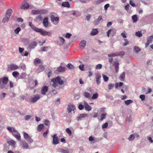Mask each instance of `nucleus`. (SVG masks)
I'll return each mask as SVG.
<instances>
[{
    "instance_id": "58",
    "label": "nucleus",
    "mask_w": 153,
    "mask_h": 153,
    "mask_svg": "<svg viewBox=\"0 0 153 153\" xmlns=\"http://www.w3.org/2000/svg\"><path fill=\"white\" fill-rule=\"evenodd\" d=\"M140 98L141 99L142 101L145 100V96L144 94H141L140 96Z\"/></svg>"
},
{
    "instance_id": "8",
    "label": "nucleus",
    "mask_w": 153,
    "mask_h": 153,
    "mask_svg": "<svg viewBox=\"0 0 153 153\" xmlns=\"http://www.w3.org/2000/svg\"><path fill=\"white\" fill-rule=\"evenodd\" d=\"M57 43L59 45H63L65 44V39L62 37L59 36L57 40Z\"/></svg>"
},
{
    "instance_id": "30",
    "label": "nucleus",
    "mask_w": 153,
    "mask_h": 153,
    "mask_svg": "<svg viewBox=\"0 0 153 153\" xmlns=\"http://www.w3.org/2000/svg\"><path fill=\"white\" fill-rule=\"evenodd\" d=\"M86 42L85 40H82L80 43V46L81 48H84L86 46Z\"/></svg>"
},
{
    "instance_id": "64",
    "label": "nucleus",
    "mask_w": 153,
    "mask_h": 153,
    "mask_svg": "<svg viewBox=\"0 0 153 153\" xmlns=\"http://www.w3.org/2000/svg\"><path fill=\"white\" fill-rule=\"evenodd\" d=\"M147 137L148 140L149 141V142H150L151 143H153V140H152L151 137L149 136H147Z\"/></svg>"
},
{
    "instance_id": "27",
    "label": "nucleus",
    "mask_w": 153,
    "mask_h": 153,
    "mask_svg": "<svg viewBox=\"0 0 153 153\" xmlns=\"http://www.w3.org/2000/svg\"><path fill=\"white\" fill-rule=\"evenodd\" d=\"M42 61L38 58H36L34 60V64L35 65H37L38 64H42Z\"/></svg>"
},
{
    "instance_id": "9",
    "label": "nucleus",
    "mask_w": 153,
    "mask_h": 153,
    "mask_svg": "<svg viewBox=\"0 0 153 153\" xmlns=\"http://www.w3.org/2000/svg\"><path fill=\"white\" fill-rule=\"evenodd\" d=\"M101 75L100 74L97 73L95 74L96 82L97 85H99L101 83Z\"/></svg>"
},
{
    "instance_id": "18",
    "label": "nucleus",
    "mask_w": 153,
    "mask_h": 153,
    "mask_svg": "<svg viewBox=\"0 0 153 153\" xmlns=\"http://www.w3.org/2000/svg\"><path fill=\"white\" fill-rule=\"evenodd\" d=\"M20 145L24 149H27L29 148L28 144L25 141H22L20 143Z\"/></svg>"
},
{
    "instance_id": "1",
    "label": "nucleus",
    "mask_w": 153,
    "mask_h": 153,
    "mask_svg": "<svg viewBox=\"0 0 153 153\" xmlns=\"http://www.w3.org/2000/svg\"><path fill=\"white\" fill-rule=\"evenodd\" d=\"M8 81V78L7 77H4L0 79V88L7 89L8 87L7 83Z\"/></svg>"
},
{
    "instance_id": "11",
    "label": "nucleus",
    "mask_w": 153,
    "mask_h": 153,
    "mask_svg": "<svg viewBox=\"0 0 153 153\" xmlns=\"http://www.w3.org/2000/svg\"><path fill=\"white\" fill-rule=\"evenodd\" d=\"M76 109L75 106L73 104H69L68 105L67 107V111L68 113H70L72 111H74V110Z\"/></svg>"
},
{
    "instance_id": "28",
    "label": "nucleus",
    "mask_w": 153,
    "mask_h": 153,
    "mask_svg": "<svg viewBox=\"0 0 153 153\" xmlns=\"http://www.w3.org/2000/svg\"><path fill=\"white\" fill-rule=\"evenodd\" d=\"M13 13V10L11 9H8L6 12L5 16L10 17Z\"/></svg>"
},
{
    "instance_id": "10",
    "label": "nucleus",
    "mask_w": 153,
    "mask_h": 153,
    "mask_svg": "<svg viewBox=\"0 0 153 153\" xmlns=\"http://www.w3.org/2000/svg\"><path fill=\"white\" fill-rule=\"evenodd\" d=\"M56 134H54L52 136L53 137V143L54 145H56L59 143V140L58 137L56 136Z\"/></svg>"
},
{
    "instance_id": "41",
    "label": "nucleus",
    "mask_w": 153,
    "mask_h": 153,
    "mask_svg": "<svg viewBox=\"0 0 153 153\" xmlns=\"http://www.w3.org/2000/svg\"><path fill=\"white\" fill-rule=\"evenodd\" d=\"M135 138V136L134 134H131L128 138V139L129 141L133 140Z\"/></svg>"
},
{
    "instance_id": "46",
    "label": "nucleus",
    "mask_w": 153,
    "mask_h": 153,
    "mask_svg": "<svg viewBox=\"0 0 153 153\" xmlns=\"http://www.w3.org/2000/svg\"><path fill=\"white\" fill-rule=\"evenodd\" d=\"M134 50L135 52L136 53H138L141 51V49L138 47L137 46H135L134 47Z\"/></svg>"
},
{
    "instance_id": "47",
    "label": "nucleus",
    "mask_w": 153,
    "mask_h": 153,
    "mask_svg": "<svg viewBox=\"0 0 153 153\" xmlns=\"http://www.w3.org/2000/svg\"><path fill=\"white\" fill-rule=\"evenodd\" d=\"M49 48L48 46L43 47L41 48V50L42 51H47L48 50Z\"/></svg>"
},
{
    "instance_id": "62",
    "label": "nucleus",
    "mask_w": 153,
    "mask_h": 153,
    "mask_svg": "<svg viewBox=\"0 0 153 153\" xmlns=\"http://www.w3.org/2000/svg\"><path fill=\"white\" fill-rule=\"evenodd\" d=\"M114 87V85L112 84H109L108 85V88L109 90H111Z\"/></svg>"
},
{
    "instance_id": "37",
    "label": "nucleus",
    "mask_w": 153,
    "mask_h": 153,
    "mask_svg": "<svg viewBox=\"0 0 153 153\" xmlns=\"http://www.w3.org/2000/svg\"><path fill=\"white\" fill-rule=\"evenodd\" d=\"M44 126L43 124H40L37 127V130L39 131H42V128H44Z\"/></svg>"
},
{
    "instance_id": "3",
    "label": "nucleus",
    "mask_w": 153,
    "mask_h": 153,
    "mask_svg": "<svg viewBox=\"0 0 153 153\" xmlns=\"http://www.w3.org/2000/svg\"><path fill=\"white\" fill-rule=\"evenodd\" d=\"M125 53L124 51H121L108 54V56L109 57L117 56H122L125 54Z\"/></svg>"
},
{
    "instance_id": "26",
    "label": "nucleus",
    "mask_w": 153,
    "mask_h": 153,
    "mask_svg": "<svg viewBox=\"0 0 153 153\" xmlns=\"http://www.w3.org/2000/svg\"><path fill=\"white\" fill-rule=\"evenodd\" d=\"M43 23L45 27H47L48 25V17H46L44 18L43 20Z\"/></svg>"
},
{
    "instance_id": "7",
    "label": "nucleus",
    "mask_w": 153,
    "mask_h": 153,
    "mask_svg": "<svg viewBox=\"0 0 153 153\" xmlns=\"http://www.w3.org/2000/svg\"><path fill=\"white\" fill-rule=\"evenodd\" d=\"M8 68L9 70L13 71L18 69L19 66L14 64H11L8 65Z\"/></svg>"
},
{
    "instance_id": "49",
    "label": "nucleus",
    "mask_w": 153,
    "mask_h": 153,
    "mask_svg": "<svg viewBox=\"0 0 153 153\" xmlns=\"http://www.w3.org/2000/svg\"><path fill=\"white\" fill-rule=\"evenodd\" d=\"M6 95V94L4 93L0 94V99L1 100L4 99Z\"/></svg>"
},
{
    "instance_id": "36",
    "label": "nucleus",
    "mask_w": 153,
    "mask_h": 153,
    "mask_svg": "<svg viewBox=\"0 0 153 153\" xmlns=\"http://www.w3.org/2000/svg\"><path fill=\"white\" fill-rule=\"evenodd\" d=\"M153 39V36H151L149 37L147 39V42L149 43H151L152 42Z\"/></svg>"
},
{
    "instance_id": "15",
    "label": "nucleus",
    "mask_w": 153,
    "mask_h": 153,
    "mask_svg": "<svg viewBox=\"0 0 153 153\" xmlns=\"http://www.w3.org/2000/svg\"><path fill=\"white\" fill-rule=\"evenodd\" d=\"M83 104L84 105L85 108V110L87 111H90L91 110L92 108L85 101L83 102Z\"/></svg>"
},
{
    "instance_id": "50",
    "label": "nucleus",
    "mask_w": 153,
    "mask_h": 153,
    "mask_svg": "<svg viewBox=\"0 0 153 153\" xmlns=\"http://www.w3.org/2000/svg\"><path fill=\"white\" fill-rule=\"evenodd\" d=\"M21 30V28L19 27H18L14 30V32L16 34H18L20 31Z\"/></svg>"
},
{
    "instance_id": "16",
    "label": "nucleus",
    "mask_w": 153,
    "mask_h": 153,
    "mask_svg": "<svg viewBox=\"0 0 153 153\" xmlns=\"http://www.w3.org/2000/svg\"><path fill=\"white\" fill-rule=\"evenodd\" d=\"M48 90V87L46 86H43L41 89V93L43 95H45Z\"/></svg>"
},
{
    "instance_id": "12",
    "label": "nucleus",
    "mask_w": 153,
    "mask_h": 153,
    "mask_svg": "<svg viewBox=\"0 0 153 153\" xmlns=\"http://www.w3.org/2000/svg\"><path fill=\"white\" fill-rule=\"evenodd\" d=\"M40 98V96L38 95H36L33 97L31 98L30 101L32 102H35Z\"/></svg>"
},
{
    "instance_id": "13",
    "label": "nucleus",
    "mask_w": 153,
    "mask_h": 153,
    "mask_svg": "<svg viewBox=\"0 0 153 153\" xmlns=\"http://www.w3.org/2000/svg\"><path fill=\"white\" fill-rule=\"evenodd\" d=\"M37 46V43L35 41H33L29 44L28 48L30 49H34Z\"/></svg>"
},
{
    "instance_id": "31",
    "label": "nucleus",
    "mask_w": 153,
    "mask_h": 153,
    "mask_svg": "<svg viewBox=\"0 0 153 153\" xmlns=\"http://www.w3.org/2000/svg\"><path fill=\"white\" fill-rule=\"evenodd\" d=\"M125 77V72H123L120 75V80L122 81H123Z\"/></svg>"
},
{
    "instance_id": "57",
    "label": "nucleus",
    "mask_w": 153,
    "mask_h": 153,
    "mask_svg": "<svg viewBox=\"0 0 153 153\" xmlns=\"http://www.w3.org/2000/svg\"><path fill=\"white\" fill-rule=\"evenodd\" d=\"M19 74L18 72L17 71H14L12 73L13 76L15 77H16L18 75H19Z\"/></svg>"
},
{
    "instance_id": "60",
    "label": "nucleus",
    "mask_w": 153,
    "mask_h": 153,
    "mask_svg": "<svg viewBox=\"0 0 153 153\" xmlns=\"http://www.w3.org/2000/svg\"><path fill=\"white\" fill-rule=\"evenodd\" d=\"M72 36V34L69 33H67L65 35V37L67 39H70Z\"/></svg>"
},
{
    "instance_id": "5",
    "label": "nucleus",
    "mask_w": 153,
    "mask_h": 153,
    "mask_svg": "<svg viewBox=\"0 0 153 153\" xmlns=\"http://www.w3.org/2000/svg\"><path fill=\"white\" fill-rule=\"evenodd\" d=\"M51 20L53 24L56 25L59 22V18L58 16H55L52 15L51 17Z\"/></svg>"
},
{
    "instance_id": "55",
    "label": "nucleus",
    "mask_w": 153,
    "mask_h": 153,
    "mask_svg": "<svg viewBox=\"0 0 153 153\" xmlns=\"http://www.w3.org/2000/svg\"><path fill=\"white\" fill-rule=\"evenodd\" d=\"M124 40L125 42L123 43V45L124 46H126L128 44L129 42L128 40L126 39H124Z\"/></svg>"
},
{
    "instance_id": "45",
    "label": "nucleus",
    "mask_w": 153,
    "mask_h": 153,
    "mask_svg": "<svg viewBox=\"0 0 153 153\" xmlns=\"http://www.w3.org/2000/svg\"><path fill=\"white\" fill-rule=\"evenodd\" d=\"M98 96V94L97 93L94 94L91 98L92 99H97Z\"/></svg>"
},
{
    "instance_id": "25",
    "label": "nucleus",
    "mask_w": 153,
    "mask_h": 153,
    "mask_svg": "<svg viewBox=\"0 0 153 153\" xmlns=\"http://www.w3.org/2000/svg\"><path fill=\"white\" fill-rule=\"evenodd\" d=\"M83 95L85 97L88 99H91V94L87 92H84L83 93Z\"/></svg>"
},
{
    "instance_id": "59",
    "label": "nucleus",
    "mask_w": 153,
    "mask_h": 153,
    "mask_svg": "<svg viewBox=\"0 0 153 153\" xmlns=\"http://www.w3.org/2000/svg\"><path fill=\"white\" fill-rule=\"evenodd\" d=\"M130 4L133 7H135L136 5L133 2L132 0H130L129 1Z\"/></svg>"
},
{
    "instance_id": "52",
    "label": "nucleus",
    "mask_w": 153,
    "mask_h": 153,
    "mask_svg": "<svg viewBox=\"0 0 153 153\" xmlns=\"http://www.w3.org/2000/svg\"><path fill=\"white\" fill-rule=\"evenodd\" d=\"M66 131L67 133L70 135H71L72 134V132L71 130L69 128H67L66 129Z\"/></svg>"
},
{
    "instance_id": "33",
    "label": "nucleus",
    "mask_w": 153,
    "mask_h": 153,
    "mask_svg": "<svg viewBox=\"0 0 153 153\" xmlns=\"http://www.w3.org/2000/svg\"><path fill=\"white\" fill-rule=\"evenodd\" d=\"M29 25L36 32L37 30H38V28H36V27L34 26L32 24V22H30L29 23Z\"/></svg>"
},
{
    "instance_id": "56",
    "label": "nucleus",
    "mask_w": 153,
    "mask_h": 153,
    "mask_svg": "<svg viewBox=\"0 0 153 153\" xmlns=\"http://www.w3.org/2000/svg\"><path fill=\"white\" fill-rule=\"evenodd\" d=\"M86 90L87 91L90 92L91 94H93L94 92V91L91 87L87 88L86 89Z\"/></svg>"
},
{
    "instance_id": "20",
    "label": "nucleus",
    "mask_w": 153,
    "mask_h": 153,
    "mask_svg": "<svg viewBox=\"0 0 153 153\" xmlns=\"http://www.w3.org/2000/svg\"><path fill=\"white\" fill-rule=\"evenodd\" d=\"M58 152L60 153H69V151L68 149H64L62 148H59L57 150Z\"/></svg>"
},
{
    "instance_id": "53",
    "label": "nucleus",
    "mask_w": 153,
    "mask_h": 153,
    "mask_svg": "<svg viewBox=\"0 0 153 153\" xmlns=\"http://www.w3.org/2000/svg\"><path fill=\"white\" fill-rule=\"evenodd\" d=\"M102 76L105 82H107L108 81V77L104 74H102Z\"/></svg>"
},
{
    "instance_id": "29",
    "label": "nucleus",
    "mask_w": 153,
    "mask_h": 153,
    "mask_svg": "<svg viewBox=\"0 0 153 153\" xmlns=\"http://www.w3.org/2000/svg\"><path fill=\"white\" fill-rule=\"evenodd\" d=\"M98 31L97 29H93L92 30L90 34L92 36L96 35L98 33Z\"/></svg>"
},
{
    "instance_id": "19",
    "label": "nucleus",
    "mask_w": 153,
    "mask_h": 153,
    "mask_svg": "<svg viewBox=\"0 0 153 153\" xmlns=\"http://www.w3.org/2000/svg\"><path fill=\"white\" fill-rule=\"evenodd\" d=\"M88 115L86 114H81L79 115L78 117H77V120L78 121H79L82 119L83 118L86 117H87L88 116Z\"/></svg>"
},
{
    "instance_id": "38",
    "label": "nucleus",
    "mask_w": 153,
    "mask_h": 153,
    "mask_svg": "<svg viewBox=\"0 0 153 153\" xmlns=\"http://www.w3.org/2000/svg\"><path fill=\"white\" fill-rule=\"evenodd\" d=\"M132 19L134 23L137 22V16L136 15L133 16L132 17Z\"/></svg>"
},
{
    "instance_id": "54",
    "label": "nucleus",
    "mask_w": 153,
    "mask_h": 153,
    "mask_svg": "<svg viewBox=\"0 0 153 153\" xmlns=\"http://www.w3.org/2000/svg\"><path fill=\"white\" fill-rule=\"evenodd\" d=\"M14 20L17 21L19 22H23V20L21 18H17L16 19H15Z\"/></svg>"
},
{
    "instance_id": "44",
    "label": "nucleus",
    "mask_w": 153,
    "mask_h": 153,
    "mask_svg": "<svg viewBox=\"0 0 153 153\" xmlns=\"http://www.w3.org/2000/svg\"><path fill=\"white\" fill-rule=\"evenodd\" d=\"M106 114H102L101 116V119L100 120L102 121L103 120L105 119L106 118Z\"/></svg>"
},
{
    "instance_id": "4",
    "label": "nucleus",
    "mask_w": 153,
    "mask_h": 153,
    "mask_svg": "<svg viewBox=\"0 0 153 153\" xmlns=\"http://www.w3.org/2000/svg\"><path fill=\"white\" fill-rule=\"evenodd\" d=\"M38 30L36 31L37 32L40 33V34L43 36H45L48 35V36L51 37L52 36V34L50 32H47L45 30H43L42 29L38 28Z\"/></svg>"
},
{
    "instance_id": "35",
    "label": "nucleus",
    "mask_w": 153,
    "mask_h": 153,
    "mask_svg": "<svg viewBox=\"0 0 153 153\" xmlns=\"http://www.w3.org/2000/svg\"><path fill=\"white\" fill-rule=\"evenodd\" d=\"M10 17L6 16L5 15V17H4L2 20V22L5 23V22H7L9 20Z\"/></svg>"
},
{
    "instance_id": "39",
    "label": "nucleus",
    "mask_w": 153,
    "mask_h": 153,
    "mask_svg": "<svg viewBox=\"0 0 153 153\" xmlns=\"http://www.w3.org/2000/svg\"><path fill=\"white\" fill-rule=\"evenodd\" d=\"M40 10H32V13L33 15L40 14Z\"/></svg>"
},
{
    "instance_id": "34",
    "label": "nucleus",
    "mask_w": 153,
    "mask_h": 153,
    "mask_svg": "<svg viewBox=\"0 0 153 153\" xmlns=\"http://www.w3.org/2000/svg\"><path fill=\"white\" fill-rule=\"evenodd\" d=\"M44 69V68L43 65L41 64L39 65V67L38 68V72H40L43 71Z\"/></svg>"
},
{
    "instance_id": "2",
    "label": "nucleus",
    "mask_w": 153,
    "mask_h": 153,
    "mask_svg": "<svg viewBox=\"0 0 153 153\" xmlns=\"http://www.w3.org/2000/svg\"><path fill=\"white\" fill-rule=\"evenodd\" d=\"M51 81L53 83V86L55 88L57 86V83L60 85H62L64 83L63 80L59 76L52 79Z\"/></svg>"
},
{
    "instance_id": "42",
    "label": "nucleus",
    "mask_w": 153,
    "mask_h": 153,
    "mask_svg": "<svg viewBox=\"0 0 153 153\" xmlns=\"http://www.w3.org/2000/svg\"><path fill=\"white\" fill-rule=\"evenodd\" d=\"M67 67L70 69H73L74 68V66L71 63H69L67 65Z\"/></svg>"
},
{
    "instance_id": "43",
    "label": "nucleus",
    "mask_w": 153,
    "mask_h": 153,
    "mask_svg": "<svg viewBox=\"0 0 153 153\" xmlns=\"http://www.w3.org/2000/svg\"><path fill=\"white\" fill-rule=\"evenodd\" d=\"M135 35L137 36H138V37H141L142 35V33H141V31H140L136 32L135 33Z\"/></svg>"
},
{
    "instance_id": "14",
    "label": "nucleus",
    "mask_w": 153,
    "mask_h": 153,
    "mask_svg": "<svg viewBox=\"0 0 153 153\" xmlns=\"http://www.w3.org/2000/svg\"><path fill=\"white\" fill-rule=\"evenodd\" d=\"M29 7V4L27 2H23L20 6V8L22 9L26 10L28 9Z\"/></svg>"
},
{
    "instance_id": "32",
    "label": "nucleus",
    "mask_w": 153,
    "mask_h": 153,
    "mask_svg": "<svg viewBox=\"0 0 153 153\" xmlns=\"http://www.w3.org/2000/svg\"><path fill=\"white\" fill-rule=\"evenodd\" d=\"M62 6L64 7L69 8L70 7V4L68 1L63 2Z\"/></svg>"
},
{
    "instance_id": "51",
    "label": "nucleus",
    "mask_w": 153,
    "mask_h": 153,
    "mask_svg": "<svg viewBox=\"0 0 153 153\" xmlns=\"http://www.w3.org/2000/svg\"><path fill=\"white\" fill-rule=\"evenodd\" d=\"M111 31L114 33L115 31V30L111 29H109L107 32V35L108 37L109 36L110 33Z\"/></svg>"
},
{
    "instance_id": "6",
    "label": "nucleus",
    "mask_w": 153,
    "mask_h": 153,
    "mask_svg": "<svg viewBox=\"0 0 153 153\" xmlns=\"http://www.w3.org/2000/svg\"><path fill=\"white\" fill-rule=\"evenodd\" d=\"M24 137L29 143H31L33 140L29 134L25 132H23Z\"/></svg>"
},
{
    "instance_id": "61",
    "label": "nucleus",
    "mask_w": 153,
    "mask_h": 153,
    "mask_svg": "<svg viewBox=\"0 0 153 153\" xmlns=\"http://www.w3.org/2000/svg\"><path fill=\"white\" fill-rule=\"evenodd\" d=\"M84 105L81 104H79L78 106V108L80 110H82L84 108Z\"/></svg>"
},
{
    "instance_id": "40",
    "label": "nucleus",
    "mask_w": 153,
    "mask_h": 153,
    "mask_svg": "<svg viewBox=\"0 0 153 153\" xmlns=\"http://www.w3.org/2000/svg\"><path fill=\"white\" fill-rule=\"evenodd\" d=\"M13 135L18 140H20L21 136H20V134L19 133H18V134H13Z\"/></svg>"
},
{
    "instance_id": "23",
    "label": "nucleus",
    "mask_w": 153,
    "mask_h": 153,
    "mask_svg": "<svg viewBox=\"0 0 153 153\" xmlns=\"http://www.w3.org/2000/svg\"><path fill=\"white\" fill-rule=\"evenodd\" d=\"M7 130L10 132L18 133L17 131L15 129L14 127L7 126Z\"/></svg>"
},
{
    "instance_id": "48",
    "label": "nucleus",
    "mask_w": 153,
    "mask_h": 153,
    "mask_svg": "<svg viewBox=\"0 0 153 153\" xmlns=\"http://www.w3.org/2000/svg\"><path fill=\"white\" fill-rule=\"evenodd\" d=\"M133 102V101L132 100H125L124 102L127 105Z\"/></svg>"
},
{
    "instance_id": "17",
    "label": "nucleus",
    "mask_w": 153,
    "mask_h": 153,
    "mask_svg": "<svg viewBox=\"0 0 153 153\" xmlns=\"http://www.w3.org/2000/svg\"><path fill=\"white\" fill-rule=\"evenodd\" d=\"M103 19H102V16H100L96 20H95L94 22V24L95 25H98L100 21L102 22Z\"/></svg>"
},
{
    "instance_id": "21",
    "label": "nucleus",
    "mask_w": 153,
    "mask_h": 153,
    "mask_svg": "<svg viewBox=\"0 0 153 153\" xmlns=\"http://www.w3.org/2000/svg\"><path fill=\"white\" fill-rule=\"evenodd\" d=\"M66 68L60 66L57 68L56 70L59 72H63L66 70Z\"/></svg>"
},
{
    "instance_id": "63",
    "label": "nucleus",
    "mask_w": 153,
    "mask_h": 153,
    "mask_svg": "<svg viewBox=\"0 0 153 153\" xmlns=\"http://www.w3.org/2000/svg\"><path fill=\"white\" fill-rule=\"evenodd\" d=\"M40 11V14H45L47 12V10H41Z\"/></svg>"
},
{
    "instance_id": "24",
    "label": "nucleus",
    "mask_w": 153,
    "mask_h": 153,
    "mask_svg": "<svg viewBox=\"0 0 153 153\" xmlns=\"http://www.w3.org/2000/svg\"><path fill=\"white\" fill-rule=\"evenodd\" d=\"M7 143L8 144L9 146H12L13 148H15V147L16 142L15 141L13 140H11L9 141H7Z\"/></svg>"
},
{
    "instance_id": "22",
    "label": "nucleus",
    "mask_w": 153,
    "mask_h": 153,
    "mask_svg": "<svg viewBox=\"0 0 153 153\" xmlns=\"http://www.w3.org/2000/svg\"><path fill=\"white\" fill-rule=\"evenodd\" d=\"M113 65L115 67V71L116 73H118L119 71V63L117 61H115L114 62V63L113 64Z\"/></svg>"
}]
</instances>
